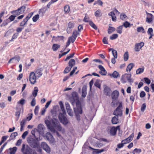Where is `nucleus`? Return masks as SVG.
I'll return each instance as SVG.
<instances>
[{
	"instance_id": "f257e3e1",
	"label": "nucleus",
	"mask_w": 154,
	"mask_h": 154,
	"mask_svg": "<svg viewBox=\"0 0 154 154\" xmlns=\"http://www.w3.org/2000/svg\"><path fill=\"white\" fill-rule=\"evenodd\" d=\"M59 105L62 112V113H59L58 117L60 122L64 125H67L69 122L67 118L65 116L66 113L64 109L63 105L61 101L59 102Z\"/></svg>"
},
{
	"instance_id": "f03ea898",
	"label": "nucleus",
	"mask_w": 154,
	"mask_h": 154,
	"mask_svg": "<svg viewBox=\"0 0 154 154\" xmlns=\"http://www.w3.org/2000/svg\"><path fill=\"white\" fill-rule=\"evenodd\" d=\"M21 151L23 154H37L35 150L31 149L28 145L23 144L22 145Z\"/></svg>"
},
{
	"instance_id": "7ed1b4c3",
	"label": "nucleus",
	"mask_w": 154,
	"mask_h": 154,
	"mask_svg": "<svg viewBox=\"0 0 154 154\" xmlns=\"http://www.w3.org/2000/svg\"><path fill=\"white\" fill-rule=\"evenodd\" d=\"M74 109L77 120L79 121H80V118L79 115L82 114V111L81 106L77 104L76 107L74 108Z\"/></svg>"
},
{
	"instance_id": "20e7f679",
	"label": "nucleus",
	"mask_w": 154,
	"mask_h": 154,
	"mask_svg": "<svg viewBox=\"0 0 154 154\" xmlns=\"http://www.w3.org/2000/svg\"><path fill=\"white\" fill-rule=\"evenodd\" d=\"M131 76V74H125L122 75L121 79V81L123 83H126L127 81H128L129 82H133V81L132 80Z\"/></svg>"
},
{
	"instance_id": "39448f33",
	"label": "nucleus",
	"mask_w": 154,
	"mask_h": 154,
	"mask_svg": "<svg viewBox=\"0 0 154 154\" xmlns=\"http://www.w3.org/2000/svg\"><path fill=\"white\" fill-rule=\"evenodd\" d=\"M28 142L32 147L34 148H38L39 144L36 140L33 138H31L28 140Z\"/></svg>"
},
{
	"instance_id": "423d86ee",
	"label": "nucleus",
	"mask_w": 154,
	"mask_h": 154,
	"mask_svg": "<svg viewBox=\"0 0 154 154\" xmlns=\"http://www.w3.org/2000/svg\"><path fill=\"white\" fill-rule=\"evenodd\" d=\"M122 104L120 103L119 105L113 112V114L117 117L121 116L122 114Z\"/></svg>"
},
{
	"instance_id": "0eeeda50",
	"label": "nucleus",
	"mask_w": 154,
	"mask_h": 154,
	"mask_svg": "<svg viewBox=\"0 0 154 154\" xmlns=\"http://www.w3.org/2000/svg\"><path fill=\"white\" fill-rule=\"evenodd\" d=\"M26 9V7L23 6L16 10L13 11L11 12V13L15 14L16 15H19L24 13Z\"/></svg>"
},
{
	"instance_id": "6e6552de",
	"label": "nucleus",
	"mask_w": 154,
	"mask_h": 154,
	"mask_svg": "<svg viewBox=\"0 0 154 154\" xmlns=\"http://www.w3.org/2000/svg\"><path fill=\"white\" fill-rule=\"evenodd\" d=\"M37 78V76L34 72H31L29 75V81L32 84H35L36 82V79Z\"/></svg>"
},
{
	"instance_id": "1a4fd4ad",
	"label": "nucleus",
	"mask_w": 154,
	"mask_h": 154,
	"mask_svg": "<svg viewBox=\"0 0 154 154\" xmlns=\"http://www.w3.org/2000/svg\"><path fill=\"white\" fill-rule=\"evenodd\" d=\"M144 45V43L143 42L136 43L135 45L134 50L136 52H138Z\"/></svg>"
},
{
	"instance_id": "9d476101",
	"label": "nucleus",
	"mask_w": 154,
	"mask_h": 154,
	"mask_svg": "<svg viewBox=\"0 0 154 154\" xmlns=\"http://www.w3.org/2000/svg\"><path fill=\"white\" fill-rule=\"evenodd\" d=\"M45 123L48 128L51 132L54 133L55 132V130L54 127L51 125V122L50 121L48 120H46L45 121Z\"/></svg>"
},
{
	"instance_id": "9b49d317",
	"label": "nucleus",
	"mask_w": 154,
	"mask_h": 154,
	"mask_svg": "<svg viewBox=\"0 0 154 154\" xmlns=\"http://www.w3.org/2000/svg\"><path fill=\"white\" fill-rule=\"evenodd\" d=\"M41 146L42 148L47 152L49 153L51 152V149L47 144L45 142L41 143Z\"/></svg>"
},
{
	"instance_id": "f8f14e48",
	"label": "nucleus",
	"mask_w": 154,
	"mask_h": 154,
	"mask_svg": "<svg viewBox=\"0 0 154 154\" xmlns=\"http://www.w3.org/2000/svg\"><path fill=\"white\" fill-rule=\"evenodd\" d=\"M120 128L119 126H117L116 128L112 127L110 130V133L111 134L112 136L115 135L116 133L117 130H120Z\"/></svg>"
},
{
	"instance_id": "ddd939ff",
	"label": "nucleus",
	"mask_w": 154,
	"mask_h": 154,
	"mask_svg": "<svg viewBox=\"0 0 154 154\" xmlns=\"http://www.w3.org/2000/svg\"><path fill=\"white\" fill-rule=\"evenodd\" d=\"M43 71V68L38 69L36 70L35 73L37 76V79L39 78L42 75V72Z\"/></svg>"
},
{
	"instance_id": "4468645a",
	"label": "nucleus",
	"mask_w": 154,
	"mask_h": 154,
	"mask_svg": "<svg viewBox=\"0 0 154 154\" xmlns=\"http://www.w3.org/2000/svg\"><path fill=\"white\" fill-rule=\"evenodd\" d=\"M74 24L73 23L69 22V23L68 27L66 29V31L68 33H70L71 32L72 29L74 27Z\"/></svg>"
},
{
	"instance_id": "2eb2a0df",
	"label": "nucleus",
	"mask_w": 154,
	"mask_h": 154,
	"mask_svg": "<svg viewBox=\"0 0 154 154\" xmlns=\"http://www.w3.org/2000/svg\"><path fill=\"white\" fill-rule=\"evenodd\" d=\"M98 67L100 70L99 73L102 75H106L107 73V72L103 66L101 65H99L98 66Z\"/></svg>"
},
{
	"instance_id": "dca6fc26",
	"label": "nucleus",
	"mask_w": 154,
	"mask_h": 154,
	"mask_svg": "<svg viewBox=\"0 0 154 154\" xmlns=\"http://www.w3.org/2000/svg\"><path fill=\"white\" fill-rule=\"evenodd\" d=\"M112 91L111 89L109 87L106 86L104 89V92L105 94L108 96H110L111 94Z\"/></svg>"
},
{
	"instance_id": "f3484780",
	"label": "nucleus",
	"mask_w": 154,
	"mask_h": 154,
	"mask_svg": "<svg viewBox=\"0 0 154 154\" xmlns=\"http://www.w3.org/2000/svg\"><path fill=\"white\" fill-rule=\"evenodd\" d=\"M119 96V92L117 91H113L112 94V98L115 100Z\"/></svg>"
},
{
	"instance_id": "a211bd4d",
	"label": "nucleus",
	"mask_w": 154,
	"mask_h": 154,
	"mask_svg": "<svg viewBox=\"0 0 154 154\" xmlns=\"http://www.w3.org/2000/svg\"><path fill=\"white\" fill-rule=\"evenodd\" d=\"M154 16L152 14H150V15L147 16L146 19V21L148 23H150L153 20Z\"/></svg>"
},
{
	"instance_id": "6ab92c4d",
	"label": "nucleus",
	"mask_w": 154,
	"mask_h": 154,
	"mask_svg": "<svg viewBox=\"0 0 154 154\" xmlns=\"http://www.w3.org/2000/svg\"><path fill=\"white\" fill-rule=\"evenodd\" d=\"M26 122V119H23L22 120L21 122H20V130L22 131L23 129V128L24 127L25 124Z\"/></svg>"
},
{
	"instance_id": "aec40b11",
	"label": "nucleus",
	"mask_w": 154,
	"mask_h": 154,
	"mask_svg": "<svg viewBox=\"0 0 154 154\" xmlns=\"http://www.w3.org/2000/svg\"><path fill=\"white\" fill-rule=\"evenodd\" d=\"M46 137L48 140H52L54 139L53 136L50 132L47 133L46 134Z\"/></svg>"
},
{
	"instance_id": "412c9836",
	"label": "nucleus",
	"mask_w": 154,
	"mask_h": 154,
	"mask_svg": "<svg viewBox=\"0 0 154 154\" xmlns=\"http://www.w3.org/2000/svg\"><path fill=\"white\" fill-rule=\"evenodd\" d=\"M75 62L74 59H70L68 63L69 66L72 68V67L75 65Z\"/></svg>"
},
{
	"instance_id": "4be33fe9",
	"label": "nucleus",
	"mask_w": 154,
	"mask_h": 154,
	"mask_svg": "<svg viewBox=\"0 0 154 154\" xmlns=\"http://www.w3.org/2000/svg\"><path fill=\"white\" fill-rule=\"evenodd\" d=\"M37 130L39 132H42L43 131L44 129L45 128L44 125L42 124H40L38 125L37 127Z\"/></svg>"
},
{
	"instance_id": "5701e85b",
	"label": "nucleus",
	"mask_w": 154,
	"mask_h": 154,
	"mask_svg": "<svg viewBox=\"0 0 154 154\" xmlns=\"http://www.w3.org/2000/svg\"><path fill=\"white\" fill-rule=\"evenodd\" d=\"M72 97L74 100H78L79 98L78 94L75 92H73L72 94Z\"/></svg>"
},
{
	"instance_id": "b1692460",
	"label": "nucleus",
	"mask_w": 154,
	"mask_h": 154,
	"mask_svg": "<svg viewBox=\"0 0 154 154\" xmlns=\"http://www.w3.org/2000/svg\"><path fill=\"white\" fill-rule=\"evenodd\" d=\"M15 59L18 61V62H19V61L20 60V57L19 56L18 57H14L12 58L8 62V63H11V61H12V62L14 63V62L13 61Z\"/></svg>"
},
{
	"instance_id": "393cba45",
	"label": "nucleus",
	"mask_w": 154,
	"mask_h": 154,
	"mask_svg": "<svg viewBox=\"0 0 154 154\" xmlns=\"http://www.w3.org/2000/svg\"><path fill=\"white\" fill-rule=\"evenodd\" d=\"M110 24L109 25V28L108 29V32L109 34H111L116 30V29L115 28L110 26Z\"/></svg>"
},
{
	"instance_id": "a878e982",
	"label": "nucleus",
	"mask_w": 154,
	"mask_h": 154,
	"mask_svg": "<svg viewBox=\"0 0 154 154\" xmlns=\"http://www.w3.org/2000/svg\"><path fill=\"white\" fill-rule=\"evenodd\" d=\"M38 91V88L37 87H34V89L32 92V95L34 97H36L37 94V93Z\"/></svg>"
},
{
	"instance_id": "bb28decb",
	"label": "nucleus",
	"mask_w": 154,
	"mask_h": 154,
	"mask_svg": "<svg viewBox=\"0 0 154 154\" xmlns=\"http://www.w3.org/2000/svg\"><path fill=\"white\" fill-rule=\"evenodd\" d=\"M118 117L116 116L113 117L112 119V122L113 124H116L118 123Z\"/></svg>"
},
{
	"instance_id": "cd10ccee",
	"label": "nucleus",
	"mask_w": 154,
	"mask_h": 154,
	"mask_svg": "<svg viewBox=\"0 0 154 154\" xmlns=\"http://www.w3.org/2000/svg\"><path fill=\"white\" fill-rule=\"evenodd\" d=\"M144 69L143 67L141 68H139L136 71V74H140L143 73L144 70Z\"/></svg>"
},
{
	"instance_id": "c85d7f7f",
	"label": "nucleus",
	"mask_w": 154,
	"mask_h": 154,
	"mask_svg": "<svg viewBox=\"0 0 154 154\" xmlns=\"http://www.w3.org/2000/svg\"><path fill=\"white\" fill-rule=\"evenodd\" d=\"M18 135L17 132H15L11 133L10 137L9 140H11L14 138Z\"/></svg>"
},
{
	"instance_id": "c756f323",
	"label": "nucleus",
	"mask_w": 154,
	"mask_h": 154,
	"mask_svg": "<svg viewBox=\"0 0 154 154\" xmlns=\"http://www.w3.org/2000/svg\"><path fill=\"white\" fill-rule=\"evenodd\" d=\"M109 75L110 76H112L114 78H117L119 74L117 71H115L112 74H109Z\"/></svg>"
},
{
	"instance_id": "7c9ffc66",
	"label": "nucleus",
	"mask_w": 154,
	"mask_h": 154,
	"mask_svg": "<svg viewBox=\"0 0 154 154\" xmlns=\"http://www.w3.org/2000/svg\"><path fill=\"white\" fill-rule=\"evenodd\" d=\"M64 11L66 13H68L70 11V8L69 5H66L64 6Z\"/></svg>"
},
{
	"instance_id": "2f4dec72",
	"label": "nucleus",
	"mask_w": 154,
	"mask_h": 154,
	"mask_svg": "<svg viewBox=\"0 0 154 154\" xmlns=\"http://www.w3.org/2000/svg\"><path fill=\"white\" fill-rule=\"evenodd\" d=\"M16 109L17 110V112H15V116L17 117V120L19 119V118L20 116V109L19 110H18V108L17 107H16Z\"/></svg>"
},
{
	"instance_id": "473e14b6",
	"label": "nucleus",
	"mask_w": 154,
	"mask_h": 154,
	"mask_svg": "<svg viewBox=\"0 0 154 154\" xmlns=\"http://www.w3.org/2000/svg\"><path fill=\"white\" fill-rule=\"evenodd\" d=\"M87 94L86 89V88L83 87L82 91V96L83 97H85Z\"/></svg>"
},
{
	"instance_id": "72a5a7b5",
	"label": "nucleus",
	"mask_w": 154,
	"mask_h": 154,
	"mask_svg": "<svg viewBox=\"0 0 154 154\" xmlns=\"http://www.w3.org/2000/svg\"><path fill=\"white\" fill-rule=\"evenodd\" d=\"M134 66V65L133 63H130L128 66L127 68L126 69V71L127 72L128 71H130L132 69V68Z\"/></svg>"
},
{
	"instance_id": "f704fd0d",
	"label": "nucleus",
	"mask_w": 154,
	"mask_h": 154,
	"mask_svg": "<svg viewBox=\"0 0 154 154\" xmlns=\"http://www.w3.org/2000/svg\"><path fill=\"white\" fill-rule=\"evenodd\" d=\"M55 127L59 131H62L63 132H64L65 131L64 129H63L59 123Z\"/></svg>"
},
{
	"instance_id": "c9c22d12",
	"label": "nucleus",
	"mask_w": 154,
	"mask_h": 154,
	"mask_svg": "<svg viewBox=\"0 0 154 154\" xmlns=\"http://www.w3.org/2000/svg\"><path fill=\"white\" fill-rule=\"evenodd\" d=\"M60 45L57 44H54L52 46V49L54 51H56L58 48H60Z\"/></svg>"
},
{
	"instance_id": "e433bc0d",
	"label": "nucleus",
	"mask_w": 154,
	"mask_h": 154,
	"mask_svg": "<svg viewBox=\"0 0 154 154\" xmlns=\"http://www.w3.org/2000/svg\"><path fill=\"white\" fill-rule=\"evenodd\" d=\"M123 25L120 26L118 27L116 29V31L118 33L121 34L122 33Z\"/></svg>"
},
{
	"instance_id": "4c0bfd02",
	"label": "nucleus",
	"mask_w": 154,
	"mask_h": 154,
	"mask_svg": "<svg viewBox=\"0 0 154 154\" xmlns=\"http://www.w3.org/2000/svg\"><path fill=\"white\" fill-rule=\"evenodd\" d=\"M17 149L16 147L10 149V153L11 154H14L17 151Z\"/></svg>"
},
{
	"instance_id": "58836bf2",
	"label": "nucleus",
	"mask_w": 154,
	"mask_h": 154,
	"mask_svg": "<svg viewBox=\"0 0 154 154\" xmlns=\"http://www.w3.org/2000/svg\"><path fill=\"white\" fill-rule=\"evenodd\" d=\"M137 31L138 32H142L143 33H145V31H144V29L142 26L138 27V28H137Z\"/></svg>"
},
{
	"instance_id": "ea45409f",
	"label": "nucleus",
	"mask_w": 154,
	"mask_h": 154,
	"mask_svg": "<svg viewBox=\"0 0 154 154\" xmlns=\"http://www.w3.org/2000/svg\"><path fill=\"white\" fill-rule=\"evenodd\" d=\"M90 25L94 29L97 30V26L92 21H90L89 23Z\"/></svg>"
},
{
	"instance_id": "a19ab883",
	"label": "nucleus",
	"mask_w": 154,
	"mask_h": 154,
	"mask_svg": "<svg viewBox=\"0 0 154 154\" xmlns=\"http://www.w3.org/2000/svg\"><path fill=\"white\" fill-rule=\"evenodd\" d=\"M124 60L127 61L128 59V52H125L124 55Z\"/></svg>"
},
{
	"instance_id": "79ce46f5",
	"label": "nucleus",
	"mask_w": 154,
	"mask_h": 154,
	"mask_svg": "<svg viewBox=\"0 0 154 154\" xmlns=\"http://www.w3.org/2000/svg\"><path fill=\"white\" fill-rule=\"evenodd\" d=\"M79 32H77L76 30H74L73 31L72 34V36L76 38V37L78 35H79Z\"/></svg>"
},
{
	"instance_id": "37998d69",
	"label": "nucleus",
	"mask_w": 154,
	"mask_h": 154,
	"mask_svg": "<svg viewBox=\"0 0 154 154\" xmlns=\"http://www.w3.org/2000/svg\"><path fill=\"white\" fill-rule=\"evenodd\" d=\"M118 36V35L117 34H112L111 36H110V39L111 40H113L117 38Z\"/></svg>"
},
{
	"instance_id": "c03bdc74",
	"label": "nucleus",
	"mask_w": 154,
	"mask_h": 154,
	"mask_svg": "<svg viewBox=\"0 0 154 154\" xmlns=\"http://www.w3.org/2000/svg\"><path fill=\"white\" fill-rule=\"evenodd\" d=\"M27 21L24 18L20 23V26H23L26 24Z\"/></svg>"
},
{
	"instance_id": "a18cd8bd",
	"label": "nucleus",
	"mask_w": 154,
	"mask_h": 154,
	"mask_svg": "<svg viewBox=\"0 0 154 154\" xmlns=\"http://www.w3.org/2000/svg\"><path fill=\"white\" fill-rule=\"evenodd\" d=\"M94 85L96 86L97 87L99 88L100 89L101 88V85L99 83V81L98 80H97L94 83Z\"/></svg>"
},
{
	"instance_id": "49530a36",
	"label": "nucleus",
	"mask_w": 154,
	"mask_h": 154,
	"mask_svg": "<svg viewBox=\"0 0 154 154\" xmlns=\"http://www.w3.org/2000/svg\"><path fill=\"white\" fill-rule=\"evenodd\" d=\"M71 68L70 67L67 66L65 69L63 71V73L65 74L68 73L71 69Z\"/></svg>"
},
{
	"instance_id": "de8ad7c7",
	"label": "nucleus",
	"mask_w": 154,
	"mask_h": 154,
	"mask_svg": "<svg viewBox=\"0 0 154 154\" xmlns=\"http://www.w3.org/2000/svg\"><path fill=\"white\" fill-rule=\"evenodd\" d=\"M26 100L24 99H21L17 103L18 104H20L21 105H23L25 103Z\"/></svg>"
},
{
	"instance_id": "09e8293b",
	"label": "nucleus",
	"mask_w": 154,
	"mask_h": 154,
	"mask_svg": "<svg viewBox=\"0 0 154 154\" xmlns=\"http://www.w3.org/2000/svg\"><path fill=\"white\" fill-rule=\"evenodd\" d=\"M65 105L67 112H68L69 111L72 109H71L69 104L68 103H66Z\"/></svg>"
},
{
	"instance_id": "8fccbe9b",
	"label": "nucleus",
	"mask_w": 154,
	"mask_h": 154,
	"mask_svg": "<svg viewBox=\"0 0 154 154\" xmlns=\"http://www.w3.org/2000/svg\"><path fill=\"white\" fill-rule=\"evenodd\" d=\"M39 18V15L38 14H37L33 17L32 20L33 22H36L38 19Z\"/></svg>"
},
{
	"instance_id": "3c124183",
	"label": "nucleus",
	"mask_w": 154,
	"mask_h": 154,
	"mask_svg": "<svg viewBox=\"0 0 154 154\" xmlns=\"http://www.w3.org/2000/svg\"><path fill=\"white\" fill-rule=\"evenodd\" d=\"M112 55L114 56V57L117 58V52L116 50H113L112 52Z\"/></svg>"
},
{
	"instance_id": "603ef678",
	"label": "nucleus",
	"mask_w": 154,
	"mask_h": 154,
	"mask_svg": "<svg viewBox=\"0 0 154 154\" xmlns=\"http://www.w3.org/2000/svg\"><path fill=\"white\" fill-rule=\"evenodd\" d=\"M134 133H132L128 138H127L128 140L130 142L132 141L134 138Z\"/></svg>"
},
{
	"instance_id": "864d4df0",
	"label": "nucleus",
	"mask_w": 154,
	"mask_h": 154,
	"mask_svg": "<svg viewBox=\"0 0 154 154\" xmlns=\"http://www.w3.org/2000/svg\"><path fill=\"white\" fill-rule=\"evenodd\" d=\"M123 25L126 28L128 27H130V23L128 21H126L124 23Z\"/></svg>"
},
{
	"instance_id": "5fc2aeb1",
	"label": "nucleus",
	"mask_w": 154,
	"mask_h": 154,
	"mask_svg": "<svg viewBox=\"0 0 154 154\" xmlns=\"http://www.w3.org/2000/svg\"><path fill=\"white\" fill-rule=\"evenodd\" d=\"M33 14L32 12L30 13L25 18L27 21L32 17Z\"/></svg>"
},
{
	"instance_id": "6e6d98bb",
	"label": "nucleus",
	"mask_w": 154,
	"mask_h": 154,
	"mask_svg": "<svg viewBox=\"0 0 154 154\" xmlns=\"http://www.w3.org/2000/svg\"><path fill=\"white\" fill-rule=\"evenodd\" d=\"M83 21H84L85 22H89L90 23V18L89 17L85 15V16Z\"/></svg>"
},
{
	"instance_id": "4d7b16f0",
	"label": "nucleus",
	"mask_w": 154,
	"mask_h": 154,
	"mask_svg": "<svg viewBox=\"0 0 154 154\" xmlns=\"http://www.w3.org/2000/svg\"><path fill=\"white\" fill-rule=\"evenodd\" d=\"M36 104V100L35 98H33L31 102V105L32 106H34Z\"/></svg>"
},
{
	"instance_id": "13d9d810",
	"label": "nucleus",
	"mask_w": 154,
	"mask_h": 154,
	"mask_svg": "<svg viewBox=\"0 0 154 154\" xmlns=\"http://www.w3.org/2000/svg\"><path fill=\"white\" fill-rule=\"evenodd\" d=\"M47 10V9L45 8H43L40 9L39 12L42 13V14H44L45 13Z\"/></svg>"
},
{
	"instance_id": "bf43d9fd",
	"label": "nucleus",
	"mask_w": 154,
	"mask_h": 154,
	"mask_svg": "<svg viewBox=\"0 0 154 154\" xmlns=\"http://www.w3.org/2000/svg\"><path fill=\"white\" fill-rule=\"evenodd\" d=\"M77 69V67L76 66L74 67L73 70L70 73L69 75L70 76H72V75L75 72V70Z\"/></svg>"
},
{
	"instance_id": "052dcab7",
	"label": "nucleus",
	"mask_w": 154,
	"mask_h": 154,
	"mask_svg": "<svg viewBox=\"0 0 154 154\" xmlns=\"http://www.w3.org/2000/svg\"><path fill=\"white\" fill-rule=\"evenodd\" d=\"M76 39V38L71 36L69 37L68 40L71 41L72 43H73L75 41Z\"/></svg>"
},
{
	"instance_id": "680f3d73",
	"label": "nucleus",
	"mask_w": 154,
	"mask_h": 154,
	"mask_svg": "<svg viewBox=\"0 0 154 154\" xmlns=\"http://www.w3.org/2000/svg\"><path fill=\"white\" fill-rule=\"evenodd\" d=\"M101 13L100 10H98L97 11H96L94 14L95 15V16L97 17H98L100 16V14Z\"/></svg>"
},
{
	"instance_id": "e2e57ef3",
	"label": "nucleus",
	"mask_w": 154,
	"mask_h": 154,
	"mask_svg": "<svg viewBox=\"0 0 154 154\" xmlns=\"http://www.w3.org/2000/svg\"><path fill=\"white\" fill-rule=\"evenodd\" d=\"M146 103H143L142 104V105L141 106V111L142 112H143L144 111V110L146 109Z\"/></svg>"
},
{
	"instance_id": "0e129e2a",
	"label": "nucleus",
	"mask_w": 154,
	"mask_h": 154,
	"mask_svg": "<svg viewBox=\"0 0 154 154\" xmlns=\"http://www.w3.org/2000/svg\"><path fill=\"white\" fill-rule=\"evenodd\" d=\"M144 80L145 82L148 84H149L151 82L150 80L147 78H144Z\"/></svg>"
},
{
	"instance_id": "69168bd1",
	"label": "nucleus",
	"mask_w": 154,
	"mask_h": 154,
	"mask_svg": "<svg viewBox=\"0 0 154 154\" xmlns=\"http://www.w3.org/2000/svg\"><path fill=\"white\" fill-rule=\"evenodd\" d=\"M28 132L27 131H26L24 132V133L23 134L22 136V138L24 139L26 136L28 135Z\"/></svg>"
},
{
	"instance_id": "338daca9",
	"label": "nucleus",
	"mask_w": 154,
	"mask_h": 154,
	"mask_svg": "<svg viewBox=\"0 0 154 154\" xmlns=\"http://www.w3.org/2000/svg\"><path fill=\"white\" fill-rule=\"evenodd\" d=\"M18 34L17 33L14 34L12 36V39L11 40V41H13L14 39H16L17 38V37L18 36Z\"/></svg>"
},
{
	"instance_id": "774afa93",
	"label": "nucleus",
	"mask_w": 154,
	"mask_h": 154,
	"mask_svg": "<svg viewBox=\"0 0 154 154\" xmlns=\"http://www.w3.org/2000/svg\"><path fill=\"white\" fill-rule=\"evenodd\" d=\"M122 142L124 144H126L127 143H128L130 142L128 140L127 138L122 140Z\"/></svg>"
}]
</instances>
